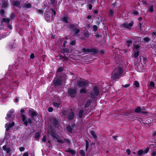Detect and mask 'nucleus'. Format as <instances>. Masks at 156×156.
<instances>
[{
	"instance_id": "nucleus-1",
	"label": "nucleus",
	"mask_w": 156,
	"mask_h": 156,
	"mask_svg": "<svg viewBox=\"0 0 156 156\" xmlns=\"http://www.w3.org/2000/svg\"><path fill=\"white\" fill-rule=\"evenodd\" d=\"M20 112V117L22 118V121L23 122V124L26 126H28V123L31 125L33 123L32 120L34 121H36L35 117L37 116V114L35 111L31 110L28 111V112L30 115L31 118H28V121L26 120V117L25 115V111L22 108L21 109Z\"/></svg>"
},
{
	"instance_id": "nucleus-2",
	"label": "nucleus",
	"mask_w": 156,
	"mask_h": 156,
	"mask_svg": "<svg viewBox=\"0 0 156 156\" xmlns=\"http://www.w3.org/2000/svg\"><path fill=\"white\" fill-rule=\"evenodd\" d=\"M50 135L52 136L53 139H56L57 142L61 144H63L65 142L69 144H70V142L69 140L68 139L65 138L63 140H61L59 139L57 137L58 136L56 130L53 129H51L50 130Z\"/></svg>"
},
{
	"instance_id": "nucleus-3",
	"label": "nucleus",
	"mask_w": 156,
	"mask_h": 156,
	"mask_svg": "<svg viewBox=\"0 0 156 156\" xmlns=\"http://www.w3.org/2000/svg\"><path fill=\"white\" fill-rule=\"evenodd\" d=\"M99 89L98 86L94 87L93 91L91 92L89 94L90 97L93 100L96 99V97L99 95Z\"/></svg>"
},
{
	"instance_id": "nucleus-4",
	"label": "nucleus",
	"mask_w": 156,
	"mask_h": 156,
	"mask_svg": "<svg viewBox=\"0 0 156 156\" xmlns=\"http://www.w3.org/2000/svg\"><path fill=\"white\" fill-rule=\"evenodd\" d=\"M69 28L71 29V30L75 34H76L79 33L80 32L79 27H77L76 24L75 23L72 24L69 23L68 25Z\"/></svg>"
},
{
	"instance_id": "nucleus-5",
	"label": "nucleus",
	"mask_w": 156,
	"mask_h": 156,
	"mask_svg": "<svg viewBox=\"0 0 156 156\" xmlns=\"http://www.w3.org/2000/svg\"><path fill=\"white\" fill-rule=\"evenodd\" d=\"M82 52L85 54H87L88 53L93 52L94 54H95L98 52L97 49L94 48H83L81 49Z\"/></svg>"
},
{
	"instance_id": "nucleus-6",
	"label": "nucleus",
	"mask_w": 156,
	"mask_h": 156,
	"mask_svg": "<svg viewBox=\"0 0 156 156\" xmlns=\"http://www.w3.org/2000/svg\"><path fill=\"white\" fill-rule=\"evenodd\" d=\"M89 83L88 81L85 80L84 81L78 80L77 82V84L79 87H87Z\"/></svg>"
},
{
	"instance_id": "nucleus-7",
	"label": "nucleus",
	"mask_w": 156,
	"mask_h": 156,
	"mask_svg": "<svg viewBox=\"0 0 156 156\" xmlns=\"http://www.w3.org/2000/svg\"><path fill=\"white\" fill-rule=\"evenodd\" d=\"M77 93V89L76 88H70L68 89V93L69 96L72 98L75 97Z\"/></svg>"
},
{
	"instance_id": "nucleus-8",
	"label": "nucleus",
	"mask_w": 156,
	"mask_h": 156,
	"mask_svg": "<svg viewBox=\"0 0 156 156\" xmlns=\"http://www.w3.org/2000/svg\"><path fill=\"white\" fill-rule=\"evenodd\" d=\"M53 83L55 87L61 86L62 84V80L60 77H58L56 79L53 80Z\"/></svg>"
},
{
	"instance_id": "nucleus-9",
	"label": "nucleus",
	"mask_w": 156,
	"mask_h": 156,
	"mask_svg": "<svg viewBox=\"0 0 156 156\" xmlns=\"http://www.w3.org/2000/svg\"><path fill=\"white\" fill-rule=\"evenodd\" d=\"M10 20L9 18H3L1 20V22L2 23H5L6 24L8 27L10 29H12V27L11 25L9 24L10 22Z\"/></svg>"
},
{
	"instance_id": "nucleus-10",
	"label": "nucleus",
	"mask_w": 156,
	"mask_h": 156,
	"mask_svg": "<svg viewBox=\"0 0 156 156\" xmlns=\"http://www.w3.org/2000/svg\"><path fill=\"white\" fill-rule=\"evenodd\" d=\"M133 24V22L132 21L131 23H125L120 25L121 27L124 28L129 29L130 27H132Z\"/></svg>"
},
{
	"instance_id": "nucleus-11",
	"label": "nucleus",
	"mask_w": 156,
	"mask_h": 156,
	"mask_svg": "<svg viewBox=\"0 0 156 156\" xmlns=\"http://www.w3.org/2000/svg\"><path fill=\"white\" fill-rule=\"evenodd\" d=\"M71 111L69 112V114L67 115V117L68 121L72 120L74 118V113L72 111V110H71Z\"/></svg>"
},
{
	"instance_id": "nucleus-12",
	"label": "nucleus",
	"mask_w": 156,
	"mask_h": 156,
	"mask_svg": "<svg viewBox=\"0 0 156 156\" xmlns=\"http://www.w3.org/2000/svg\"><path fill=\"white\" fill-rule=\"evenodd\" d=\"M15 125V123L14 122H12L11 123L8 124L6 123L5 125V127L6 128V131H8L9 130L10 128L12 127Z\"/></svg>"
},
{
	"instance_id": "nucleus-13",
	"label": "nucleus",
	"mask_w": 156,
	"mask_h": 156,
	"mask_svg": "<svg viewBox=\"0 0 156 156\" xmlns=\"http://www.w3.org/2000/svg\"><path fill=\"white\" fill-rule=\"evenodd\" d=\"M111 76L112 78L114 80H118L120 77V76L118 74V73L112 74Z\"/></svg>"
},
{
	"instance_id": "nucleus-14",
	"label": "nucleus",
	"mask_w": 156,
	"mask_h": 156,
	"mask_svg": "<svg viewBox=\"0 0 156 156\" xmlns=\"http://www.w3.org/2000/svg\"><path fill=\"white\" fill-rule=\"evenodd\" d=\"M52 120L53 126L55 127H58L59 126V122L58 119L57 118H53Z\"/></svg>"
},
{
	"instance_id": "nucleus-15",
	"label": "nucleus",
	"mask_w": 156,
	"mask_h": 156,
	"mask_svg": "<svg viewBox=\"0 0 156 156\" xmlns=\"http://www.w3.org/2000/svg\"><path fill=\"white\" fill-rule=\"evenodd\" d=\"M12 5L13 7H16L17 8H20V2L19 1H14L12 2Z\"/></svg>"
},
{
	"instance_id": "nucleus-16",
	"label": "nucleus",
	"mask_w": 156,
	"mask_h": 156,
	"mask_svg": "<svg viewBox=\"0 0 156 156\" xmlns=\"http://www.w3.org/2000/svg\"><path fill=\"white\" fill-rule=\"evenodd\" d=\"M115 70L116 73H118V74L121 76L122 74L123 73V69L120 67H118L117 68H115Z\"/></svg>"
},
{
	"instance_id": "nucleus-17",
	"label": "nucleus",
	"mask_w": 156,
	"mask_h": 156,
	"mask_svg": "<svg viewBox=\"0 0 156 156\" xmlns=\"http://www.w3.org/2000/svg\"><path fill=\"white\" fill-rule=\"evenodd\" d=\"M92 101L90 99H88L86 101L85 104L84 106V108H87L90 105V104L92 103Z\"/></svg>"
},
{
	"instance_id": "nucleus-18",
	"label": "nucleus",
	"mask_w": 156,
	"mask_h": 156,
	"mask_svg": "<svg viewBox=\"0 0 156 156\" xmlns=\"http://www.w3.org/2000/svg\"><path fill=\"white\" fill-rule=\"evenodd\" d=\"M66 151L71 153L73 156L74 155L76 154L75 151L74 150L69 148L68 150H66Z\"/></svg>"
},
{
	"instance_id": "nucleus-19",
	"label": "nucleus",
	"mask_w": 156,
	"mask_h": 156,
	"mask_svg": "<svg viewBox=\"0 0 156 156\" xmlns=\"http://www.w3.org/2000/svg\"><path fill=\"white\" fill-rule=\"evenodd\" d=\"M102 19L103 18L101 16L98 17V19L96 20V24L98 25H99L100 23L102 22Z\"/></svg>"
},
{
	"instance_id": "nucleus-20",
	"label": "nucleus",
	"mask_w": 156,
	"mask_h": 156,
	"mask_svg": "<svg viewBox=\"0 0 156 156\" xmlns=\"http://www.w3.org/2000/svg\"><path fill=\"white\" fill-rule=\"evenodd\" d=\"M8 6V1H4L2 3V7L3 9L6 8Z\"/></svg>"
},
{
	"instance_id": "nucleus-21",
	"label": "nucleus",
	"mask_w": 156,
	"mask_h": 156,
	"mask_svg": "<svg viewBox=\"0 0 156 156\" xmlns=\"http://www.w3.org/2000/svg\"><path fill=\"white\" fill-rule=\"evenodd\" d=\"M66 129L67 131L70 133L73 132V128L70 125H68L66 127Z\"/></svg>"
},
{
	"instance_id": "nucleus-22",
	"label": "nucleus",
	"mask_w": 156,
	"mask_h": 156,
	"mask_svg": "<svg viewBox=\"0 0 156 156\" xmlns=\"http://www.w3.org/2000/svg\"><path fill=\"white\" fill-rule=\"evenodd\" d=\"M61 20L63 23H68V19L67 17L66 16H63L61 18Z\"/></svg>"
},
{
	"instance_id": "nucleus-23",
	"label": "nucleus",
	"mask_w": 156,
	"mask_h": 156,
	"mask_svg": "<svg viewBox=\"0 0 156 156\" xmlns=\"http://www.w3.org/2000/svg\"><path fill=\"white\" fill-rule=\"evenodd\" d=\"M150 41L151 39L149 37H146L143 38V42L144 43H148Z\"/></svg>"
},
{
	"instance_id": "nucleus-24",
	"label": "nucleus",
	"mask_w": 156,
	"mask_h": 156,
	"mask_svg": "<svg viewBox=\"0 0 156 156\" xmlns=\"http://www.w3.org/2000/svg\"><path fill=\"white\" fill-rule=\"evenodd\" d=\"M90 134L93 136V138L95 139L97 138V136L95 133V132L93 130H91L90 132Z\"/></svg>"
},
{
	"instance_id": "nucleus-25",
	"label": "nucleus",
	"mask_w": 156,
	"mask_h": 156,
	"mask_svg": "<svg viewBox=\"0 0 156 156\" xmlns=\"http://www.w3.org/2000/svg\"><path fill=\"white\" fill-rule=\"evenodd\" d=\"M144 110V109H141L140 107V106L137 107V108L135 109L134 112L136 113H139L142 110Z\"/></svg>"
},
{
	"instance_id": "nucleus-26",
	"label": "nucleus",
	"mask_w": 156,
	"mask_h": 156,
	"mask_svg": "<svg viewBox=\"0 0 156 156\" xmlns=\"http://www.w3.org/2000/svg\"><path fill=\"white\" fill-rule=\"evenodd\" d=\"M83 112V110L82 109H81L79 111L78 113V116L80 119L82 117Z\"/></svg>"
},
{
	"instance_id": "nucleus-27",
	"label": "nucleus",
	"mask_w": 156,
	"mask_h": 156,
	"mask_svg": "<svg viewBox=\"0 0 156 156\" xmlns=\"http://www.w3.org/2000/svg\"><path fill=\"white\" fill-rule=\"evenodd\" d=\"M142 58H141V57H140V61L142 62V61L144 63V64H145L147 61V59L145 57H144L143 56L142 57Z\"/></svg>"
},
{
	"instance_id": "nucleus-28",
	"label": "nucleus",
	"mask_w": 156,
	"mask_h": 156,
	"mask_svg": "<svg viewBox=\"0 0 156 156\" xmlns=\"http://www.w3.org/2000/svg\"><path fill=\"white\" fill-rule=\"evenodd\" d=\"M83 35L85 37L87 38L89 37L90 36V34H89V32L87 30L86 31L84 32Z\"/></svg>"
},
{
	"instance_id": "nucleus-29",
	"label": "nucleus",
	"mask_w": 156,
	"mask_h": 156,
	"mask_svg": "<svg viewBox=\"0 0 156 156\" xmlns=\"http://www.w3.org/2000/svg\"><path fill=\"white\" fill-rule=\"evenodd\" d=\"M139 51L137 50L136 51H134L133 56L135 58H136L139 55Z\"/></svg>"
},
{
	"instance_id": "nucleus-30",
	"label": "nucleus",
	"mask_w": 156,
	"mask_h": 156,
	"mask_svg": "<svg viewBox=\"0 0 156 156\" xmlns=\"http://www.w3.org/2000/svg\"><path fill=\"white\" fill-rule=\"evenodd\" d=\"M133 85L134 87H138L140 86L139 82L137 81H135L133 83Z\"/></svg>"
},
{
	"instance_id": "nucleus-31",
	"label": "nucleus",
	"mask_w": 156,
	"mask_h": 156,
	"mask_svg": "<svg viewBox=\"0 0 156 156\" xmlns=\"http://www.w3.org/2000/svg\"><path fill=\"white\" fill-rule=\"evenodd\" d=\"M52 105L58 108L59 107L60 103L57 102H53L52 103Z\"/></svg>"
},
{
	"instance_id": "nucleus-32",
	"label": "nucleus",
	"mask_w": 156,
	"mask_h": 156,
	"mask_svg": "<svg viewBox=\"0 0 156 156\" xmlns=\"http://www.w3.org/2000/svg\"><path fill=\"white\" fill-rule=\"evenodd\" d=\"M114 14V12L113 10L112 9H110L109 10V12L108 14L109 16L111 17H112L113 16Z\"/></svg>"
},
{
	"instance_id": "nucleus-33",
	"label": "nucleus",
	"mask_w": 156,
	"mask_h": 156,
	"mask_svg": "<svg viewBox=\"0 0 156 156\" xmlns=\"http://www.w3.org/2000/svg\"><path fill=\"white\" fill-rule=\"evenodd\" d=\"M86 147H85V150L86 151H87L89 146V143L88 142V140H86Z\"/></svg>"
},
{
	"instance_id": "nucleus-34",
	"label": "nucleus",
	"mask_w": 156,
	"mask_h": 156,
	"mask_svg": "<svg viewBox=\"0 0 156 156\" xmlns=\"http://www.w3.org/2000/svg\"><path fill=\"white\" fill-rule=\"evenodd\" d=\"M80 94H86L87 91L85 88H82L80 90Z\"/></svg>"
},
{
	"instance_id": "nucleus-35",
	"label": "nucleus",
	"mask_w": 156,
	"mask_h": 156,
	"mask_svg": "<svg viewBox=\"0 0 156 156\" xmlns=\"http://www.w3.org/2000/svg\"><path fill=\"white\" fill-rule=\"evenodd\" d=\"M154 83L152 81H151L150 83V85L149 86L152 89H153L154 88Z\"/></svg>"
},
{
	"instance_id": "nucleus-36",
	"label": "nucleus",
	"mask_w": 156,
	"mask_h": 156,
	"mask_svg": "<svg viewBox=\"0 0 156 156\" xmlns=\"http://www.w3.org/2000/svg\"><path fill=\"white\" fill-rule=\"evenodd\" d=\"M40 133L38 132H37L35 133L34 136V137L37 139V140H38V138L40 137Z\"/></svg>"
},
{
	"instance_id": "nucleus-37",
	"label": "nucleus",
	"mask_w": 156,
	"mask_h": 156,
	"mask_svg": "<svg viewBox=\"0 0 156 156\" xmlns=\"http://www.w3.org/2000/svg\"><path fill=\"white\" fill-rule=\"evenodd\" d=\"M148 10L151 12H152L154 11L153 6V5H151L149 7Z\"/></svg>"
},
{
	"instance_id": "nucleus-38",
	"label": "nucleus",
	"mask_w": 156,
	"mask_h": 156,
	"mask_svg": "<svg viewBox=\"0 0 156 156\" xmlns=\"http://www.w3.org/2000/svg\"><path fill=\"white\" fill-rule=\"evenodd\" d=\"M79 153L82 156H85V151L83 150H81L80 151Z\"/></svg>"
},
{
	"instance_id": "nucleus-39",
	"label": "nucleus",
	"mask_w": 156,
	"mask_h": 156,
	"mask_svg": "<svg viewBox=\"0 0 156 156\" xmlns=\"http://www.w3.org/2000/svg\"><path fill=\"white\" fill-rule=\"evenodd\" d=\"M12 115H11L8 113L7 115H6V117H5V119H6V120H8L9 119V118H12Z\"/></svg>"
},
{
	"instance_id": "nucleus-40",
	"label": "nucleus",
	"mask_w": 156,
	"mask_h": 156,
	"mask_svg": "<svg viewBox=\"0 0 156 156\" xmlns=\"http://www.w3.org/2000/svg\"><path fill=\"white\" fill-rule=\"evenodd\" d=\"M140 48V46L138 45H135L133 47V49L137 50H139V48Z\"/></svg>"
},
{
	"instance_id": "nucleus-41",
	"label": "nucleus",
	"mask_w": 156,
	"mask_h": 156,
	"mask_svg": "<svg viewBox=\"0 0 156 156\" xmlns=\"http://www.w3.org/2000/svg\"><path fill=\"white\" fill-rule=\"evenodd\" d=\"M144 153V151L142 150H140L138 152L137 154L139 156H140L142 155Z\"/></svg>"
},
{
	"instance_id": "nucleus-42",
	"label": "nucleus",
	"mask_w": 156,
	"mask_h": 156,
	"mask_svg": "<svg viewBox=\"0 0 156 156\" xmlns=\"http://www.w3.org/2000/svg\"><path fill=\"white\" fill-rule=\"evenodd\" d=\"M16 16L14 13H12L10 15V18L12 20H13L15 18Z\"/></svg>"
},
{
	"instance_id": "nucleus-43",
	"label": "nucleus",
	"mask_w": 156,
	"mask_h": 156,
	"mask_svg": "<svg viewBox=\"0 0 156 156\" xmlns=\"http://www.w3.org/2000/svg\"><path fill=\"white\" fill-rule=\"evenodd\" d=\"M93 30L94 32H96L98 30V27L97 26L94 25L93 26Z\"/></svg>"
},
{
	"instance_id": "nucleus-44",
	"label": "nucleus",
	"mask_w": 156,
	"mask_h": 156,
	"mask_svg": "<svg viewBox=\"0 0 156 156\" xmlns=\"http://www.w3.org/2000/svg\"><path fill=\"white\" fill-rule=\"evenodd\" d=\"M63 67H60L58 68L57 70V71L58 72H62L63 71Z\"/></svg>"
},
{
	"instance_id": "nucleus-45",
	"label": "nucleus",
	"mask_w": 156,
	"mask_h": 156,
	"mask_svg": "<svg viewBox=\"0 0 156 156\" xmlns=\"http://www.w3.org/2000/svg\"><path fill=\"white\" fill-rule=\"evenodd\" d=\"M32 6L31 4L30 3H28L26 5L25 7L29 9L31 8Z\"/></svg>"
},
{
	"instance_id": "nucleus-46",
	"label": "nucleus",
	"mask_w": 156,
	"mask_h": 156,
	"mask_svg": "<svg viewBox=\"0 0 156 156\" xmlns=\"http://www.w3.org/2000/svg\"><path fill=\"white\" fill-rule=\"evenodd\" d=\"M94 34H95V36L96 38H99L102 36L101 35H100L99 33L98 32L95 33Z\"/></svg>"
},
{
	"instance_id": "nucleus-47",
	"label": "nucleus",
	"mask_w": 156,
	"mask_h": 156,
	"mask_svg": "<svg viewBox=\"0 0 156 156\" xmlns=\"http://www.w3.org/2000/svg\"><path fill=\"white\" fill-rule=\"evenodd\" d=\"M45 16L46 17H47L48 18H49L50 17V12H47V13H46L45 15Z\"/></svg>"
},
{
	"instance_id": "nucleus-48",
	"label": "nucleus",
	"mask_w": 156,
	"mask_h": 156,
	"mask_svg": "<svg viewBox=\"0 0 156 156\" xmlns=\"http://www.w3.org/2000/svg\"><path fill=\"white\" fill-rule=\"evenodd\" d=\"M76 43V40H73L71 41L70 43V44L71 45H74Z\"/></svg>"
},
{
	"instance_id": "nucleus-49",
	"label": "nucleus",
	"mask_w": 156,
	"mask_h": 156,
	"mask_svg": "<svg viewBox=\"0 0 156 156\" xmlns=\"http://www.w3.org/2000/svg\"><path fill=\"white\" fill-rule=\"evenodd\" d=\"M50 10H51L52 11V12H53L52 15H53V16H54L55 17V16L56 13L55 11L52 8L51 9H50Z\"/></svg>"
},
{
	"instance_id": "nucleus-50",
	"label": "nucleus",
	"mask_w": 156,
	"mask_h": 156,
	"mask_svg": "<svg viewBox=\"0 0 156 156\" xmlns=\"http://www.w3.org/2000/svg\"><path fill=\"white\" fill-rule=\"evenodd\" d=\"M133 41L132 40H128L126 41V43H128V44H127L128 46L129 47L130 46V45L129 44H132V43Z\"/></svg>"
},
{
	"instance_id": "nucleus-51",
	"label": "nucleus",
	"mask_w": 156,
	"mask_h": 156,
	"mask_svg": "<svg viewBox=\"0 0 156 156\" xmlns=\"http://www.w3.org/2000/svg\"><path fill=\"white\" fill-rule=\"evenodd\" d=\"M61 57L64 60H65L66 61H67L68 58L67 57L65 56H61Z\"/></svg>"
},
{
	"instance_id": "nucleus-52",
	"label": "nucleus",
	"mask_w": 156,
	"mask_h": 156,
	"mask_svg": "<svg viewBox=\"0 0 156 156\" xmlns=\"http://www.w3.org/2000/svg\"><path fill=\"white\" fill-rule=\"evenodd\" d=\"M42 142H45L46 141V136L45 135L43 136V137L42 139Z\"/></svg>"
},
{
	"instance_id": "nucleus-53",
	"label": "nucleus",
	"mask_w": 156,
	"mask_h": 156,
	"mask_svg": "<svg viewBox=\"0 0 156 156\" xmlns=\"http://www.w3.org/2000/svg\"><path fill=\"white\" fill-rule=\"evenodd\" d=\"M132 13H133V14L135 15L136 16L137 15L139 14L138 12L136 11L135 10H133L132 12Z\"/></svg>"
},
{
	"instance_id": "nucleus-54",
	"label": "nucleus",
	"mask_w": 156,
	"mask_h": 156,
	"mask_svg": "<svg viewBox=\"0 0 156 156\" xmlns=\"http://www.w3.org/2000/svg\"><path fill=\"white\" fill-rule=\"evenodd\" d=\"M48 111L49 112H51L53 110V108L51 107H50L48 108Z\"/></svg>"
},
{
	"instance_id": "nucleus-55",
	"label": "nucleus",
	"mask_w": 156,
	"mask_h": 156,
	"mask_svg": "<svg viewBox=\"0 0 156 156\" xmlns=\"http://www.w3.org/2000/svg\"><path fill=\"white\" fill-rule=\"evenodd\" d=\"M93 6L92 4H88V7L89 10H90L92 9Z\"/></svg>"
},
{
	"instance_id": "nucleus-56",
	"label": "nucleus",
	"mask_w": 156,
	"mask_h": 156,
	"mask_svg": "<svg viewBox=\"0 0 156 156\" xmlns=\"http://www.w3.org/2000/svg\"><path fill=\"white\" fill-rule=\"evenodd\" d=\"M35 56L34 53H31L30 56V58L33 59L34 58Z\"/></svg>"
},
{
	"instance_id": "nucleus-57",
	"label": "nucleus",
	"mask_w": 156,
	"mask_h": 156,
	"mask_svg": "<svg viewBox=\"0 0 156 156\" xmlns=\"http://www.w3.org/2000/svg\"><path fill=\"white\" fill-rule=\"evenodd\" d=\"M24 147H19V150L21 152H22L24 151Z\"/></svg>"
},
{
	"instance_id": "nucleus-58",
	"label": "nucleus",
	"mask_w": 156,
	"mask_h": 156,
	"mask_svg": "<svg viewBox=\"0 0 156 156\" xmlns=\"http://www.w3.org/2000/svg\"><path fill=\"white\" fill-rule=\"evenodd\" d=\"M149 148L148 147L144 151V154H146L149 151Z\"/></svg>"
},
{
	"instance_id": "nucleus-59",
	"label": "nucleus",
	"mask_w": 156,
	"mask_h": 156,
	"mask_svg": "<svg viewBox=\"0 0 156 156\" xmlns=\"http://www.w3.org/2000/svg\"><path fill=\"white\" fill-rule=\"evenodd\" d=\"M126 152L127 153V154L128 155H129L130 154V153H131V151L130 150V149H127L126 150Z\"/></svg>"
},
{
	"instance_id": "nucleus-60",
	"label": "nucleus",
	"mask_w": 156,
	"mask_h": 156,
	"mask_svg": "<svg viewBox=\"0 0 156 156\" xmlns=\"http://www.w3.org/2000/svg\"><path fill=\"white\" fill-rule=\"evenodd\" d=\"M63 51L64 53H68L69 52V50L67 48H65L63 49Z\"/></svg>"
},
{
	"instance_id": "nucleus-61",
	"label": "nucleus",
	"mask_w": 156,
	"mask_h": 156,
	"mask_svg": "<svg viewBox=\"0 0 156 156\" xmlns=\"http://www.w3.org/2000/svg\"><path fill=\"white\" fill-rule=\"evenodd\" d=\"M156 155V151H153L152 152L151 155L152 156H155Z\"/></svg>"
},
{
	"instance_id": "nucleus-62",
	"label": "nucleus",
	"mask_w": 156,
	"mask_h": 156,
	"mask_svg": "<svg viewBox=\"0 0 156 156\" xmlns=\"http://www.w3.org/2000/svg\"><path fill=\"white\" fill-rule=\"evenodd\" d=\"M14 112V110L13 109L10 110L9 112L8 113L10 114H12Z\"/></svg>"
},
{
	"instance_id": "nucleus-63",
	"label": "nucleus",
	"mask_w": 156,
	"mask_h": 156,
	"mask_svg": "<svg viewBox=\"0 0 156 156\" xmlns=\"http://www.w3.org/2000/svg\"><path fill=\"white\" fill-rule=\"evenodd\" d=\"M11 151V149L10 148H8L7 149V150H6V153L8 154L9 153L10 151Z\"/></svg>"
},
{
	"instance_id": "nucleus-64",
	"label": "nucleus",
	"mask_w": 156,
	"mask_h": 156,
	"mask_svg": "<svg viewBox=\"0 0 156 156\" xmlns=\"http://www.w3.org/2000/svg\"><path fill=\"white\" fill-rule=\"evenodd\" d=\"M28 155L29 154L28 151L24 153L23 154V156H28Z\"/></svg>"
}]
</instances>
